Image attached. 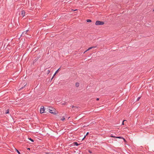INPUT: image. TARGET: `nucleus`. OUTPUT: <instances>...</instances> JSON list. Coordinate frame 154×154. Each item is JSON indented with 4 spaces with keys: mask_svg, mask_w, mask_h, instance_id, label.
Masks as SVG:
<instances>
[{
    "mask_svg": "<svg viewBox=\"0 0 154 154\" xmlns=\"http://www.w3.org/2000/svg\"><path fill=\"white\" fill-rule=\"evenodd\" d=\"M49 112L53 114H56V110L55 109L52 107H49L48 109Z\"/></svg>",
    "mask_w": 154,
    "mask_h": 154,
    "instance_id": "obj_1",
    "label": "nucleus"
},
{
    "mask_svg": "<svg viewBox=\"0 0 154 154\" xmlns=\"http://www.w3.org/2000/svg\"><path fill=\"white\" fill-rule=\"evenodd\" d=\"M104 22L99 21H97L95 23V24L96 25H103L104 24Z\"/></svg>",
    "mask_w": 154,
    "mask_h": 154,
    "instance_id": "obj_2",
    "label": "nucleus"
},
{
    "mask_svg": "<svg viewBox=\"0 0 154 154\" xmlns=\"http://www.w3.org/2000/svg\"><path fill=\"white\" fill-rule=\"evenodd\" d=\"M45 111V109L44 107L43 106H41L40 109V112L41 113H42L44 112Z\"/></svg>",
    "mask_w": 154,
    "mask_h": 154,
    "instance_id": "obj_3",
    "label": "nucleus"
},
{
    "mask_svg": "<svg viewBox=\"0 0 154 154\" xmlns=\"http://www.w3.org/2000/svg\"><path fill=\"white\" fill-rule=\"evenodd\" d=\"M72 108L73 110H74L76 111H77V109H78V107L76 106H72Z\"/></svg>",
    "mask_w": 154,
    "mask_h": 154,
    "instance_id": "obj_4",
    "label": "nucleus"
},
{
    "mask_svg": "<svg viewBox=\"0 0 154 154\" xmlns=\"http://www.w3.org/2000/svg\"><path fill=\"white\" fill-rule=\"evenodd\" d=\"M25 14V12L24 10H23L22 11L21 15L23 17H24Z\"/></svg>",
    "mask_w": 154,
    "mask_h": 154,
    "instance_id": "obj_5",
    "label": "nucleus"
},
{
    "mask_svg": "<svg viewBox=\"0 0 154 154\" xmlns=\"http://www.w3.org/2000/svg\"><path fill=\"white\" fill-rule=\"evenodd\" d=\"M60 68H59L55 72V73L54 74V75H53V77H52L51 79H52L54 77V76H55V75H56V74L58 72V71L59 70V69H60Z\"/></svg>",
    "mask_w": 154,
    "mask_h": 154,
    "instance_id": "obj_6",
    "label": "nucleus"
},
{
    "mask_svg": "<svg viewBox=\"0 0 154 154\" xmlns=\"http://www.w3.org/2000/svg\"><path fill=\"white\" fill-rule=\"evenodd\" d=\"M96 47L95 46H92V47H90V48H89L86 51H89V50L91 49H92V48H95Z\"/></svg>",
    "mask_w": 154,
    "mask_h": 154,
    "instance_id": "obj_7",
    "label": "nucleus"
},
{
    "mask_svg": "<svg viewBox=\"0 0 154 154\" xmlns=\"http://www.w3.org/2000/svg\"><path fill=\"white\" fill-rule=\"evenodd\" d=\"M75 86L77 87H78L79 86V84L78 83H76L75 84Z\"/></svg>",
    "mask_w": 154,
    "mask_h": 154,
    "instance_id": "obj_8",
    "label": "nucleus"
},
{
    "mask_svg": "<svg viewBox=\"0 0 154 154\" xmlns=\"http://www.w3.org/2000/svg\"><path fill=\"white\" fill-rule=\"evenodd\" d=\"M87 21L88 22H91V20L90 19H88L87 20Z\"/></svg>",
    "mask_w": 154,
    "mask_h": 154,
    "instance_id": "obj_9",
    "label": "nucleus"
},
{
    "mask_svg": "<svg viewBox=\"0 0 154 154\" xmlns=\"http://www.w3.org/2000/svg\"><path fill=\"white\" fill-rule=\"evenodd\" d=\"M74 144L75 145L77 146L79 145V144L77 142H74Z\"/></svg>",
    "mask_w": 154,
    "mask_h": 154,
    "instance_id": "obj_10",
    "label": "nucleus"
},
{
    "mask_svg": "<svg viewBox=\"0 0 154 154\" xmlns=\"http://www.w3.org/2000/svg\"><path fill=\"white\" fill-rule=\"evenodd\" d=\"M65 119V118L64 117H63L62 118H61L60 120L62 121H63Z\"/></svg>",
    "mask_w": 154,
    "mask_h": 154,
    "instance_id": "obj_11",
    "label": "nucleus"
},
{
    "mask_svg": "<svg viewBox=\"0 0 154 154\" xmlns=\"http://www.w3.org/2000/svg\"><path fill=\"white\" fill-rule=\"evenodd\" d=\"M15 150H16V151L18 152V153L19 154H20V152L18 150H17V149H15Z\"/></svg>",
    "mask_w": 154,
    "mask_h": 154,
    "instance_id": "obj_12",
    "label": "nucleus"
},
{
    "mask_svg": "<svg viewBox=\"0 0 154 154\" xmlns=\"http://www.w3.org/2000/svg\"><path fill=\"white\" fill-rule=\"evenodd\" d=\"M122 137H116V138H120V139H122Z\"/></svg>",
    "mask_w": 154,
    "mask_h": 154,
    "instance_id": "obj_13",
    "label": "nucleus"
},
{
    "mask_svg": "<svg viewBox=\"0 0 154 154\" xmlns=\"http://www.w3.org/2000/svg\"><path fill=\"white\" fill-rule=\"evenodd\" d=\"M28 139L30 140H31V141L32 142H34L33 140L31 138H29Z\"/></svg>",
    "mask_w": 154,
    "mask_h": 154,
    "instance_id": "obj_14",
    "label": "nucleus"
},
{
    "mask_svg": "<svg viewBox=\"0 0 154 154\" xmlns=\"http://www.w3.org/2000/svg\"><path fill=\"white\" fill-rule=\"evenodd\" d=\"M26 33L25 31L23 32L22 33V35H25V34H26Z\"/></svg>",
    "mask_w": 154,
    "mask_h": 154,
    "instance_id": "obj_15",
    "label": "nucleus"
},
{
    "mask_svg": "<svg viewBox=\"0 0 154 154\" xmlns=\"http://www.w3.org/2000/svg\"><path fill=\"white\" fill-rule=\"evenodd\" d=\"M110 137H114V138H116V137H115V136H112V135H111Z\"/></svg>",
    "mask_w": 154,
    "mask_h": 154,
    "instance_id": "obj_16",
    "label": "nucleus"
},
{
    "mask_svg": "<svg viewBox=\"0 0 154 154\" xmlns=\"http://www.w3.org/2000/svg\"><path fill=\"white\" fill-rule=\"evenodd\" d=\"M125 121H126V120H123V122H122V125H124V122H125Z\"/></svg>",
    "mask_w": 154,
    "mask_h": 154,
    "instance_id": "obj_17",
    "label": "nucleus"
},
{
    "mask_svg": "<svg viewBox=\"0 0 154 154\" xmlns=\"http://www.w3.org/2000/svg\"><path fill=\"white\" fill-rule=\"evenodd\" d=\"M122 139H123L124 141L125 142H126V141L124 138H122Z\"/></svg>",
    "mask_w": 154,
    "mask_h": 154,
    "instance_id": "obj_18",
    "label": "nucleus"
},
{
    "mask_svg": "<svg viewBox=\"0 0 154 154\" xmlns=\"http://www.w3.org/2000/svg\"><path fill=\"white\" fill-rule=\"evenodd\" d=\"M50 71L49 70H48L47 71V73L48 74H49V73H50Z\"/></svg>",
    "mask_w": 154,
    "mask_h": 154,
    "instance_id": "obj_19",
    "label": "nucleus"
},
{
    "mask_svg": "<svg viewBox=\"0 0 154 154\" xmlns=\"http://www.w3.org/2000/svg\"><path fill=\"white\" fill-rule=\"evenodd\" d=\"M43 17L44 18H46V14H44L43 15Z\"/></svg>",
    "mask_w": 154,
    "mask_h": 154,
    "instance_id": "obj_20",
    "label": "nucleus"
},
{
    "mask_svg": "<svg viewBox=\"0 0 154 154\" xmlns=\"http://www.w3.org/2000/svg\"><path fill=\"white\" fill-rule=\"evenodd\" d=\"M140 97H139L137 99V101H138L140 99Z\"/></svg>",
    "mask_w": 154,
    "mask_h": 154,
    "instance_id": "obj_21",
    "label": "nucleus"
},
{
    "mask_svg": "<svg viewBox=\"0 0 154 154\" xmlns=\"http://www.w3.org/2000/svg\"><path fill=\"white\" fill-rule=\"evenodd\" d=\"M8 112H9V111H8V110H7V112H6V113H8Z\"/></svg>",
    "mask_w": 154,
    "mask_h": 154,
    "instance_id": "obj_22",
    "label": "nucleus"
},
{
    "mask_svg": "<svg viewBox=\"0 0 154 154\" xmlns=\"http://www.w3.org/2000/svg\"><path fill=\"white\" fill-rule=\"evenodd\" d=\"M89 134V133L88 132H87L86 134V136H87V135Z\"/></svg>",
    "mask_w": 154,
    "mask_h": 154,
    "instance_id": "obj_23",
    "label": "nucleus"
},
{
    "mask_svg": "<svg viewBox=\"0 0 154 154\" xmlns=\"http://www.w3.org/2000/svg\"><path fill=\"white\" fill-rule=\"evenodd\" d=\"M28 31V30H26L25 31L26 33H27V32Z\"/></svg>",
    "mask_w": 154,
    "mask_h": 154,
    "instance_id": "obj_24",
    "label": "nucleus"
},
{
    "mask_svg": "<svg viewBox=\"0 0 154 154\" xmlns=\"http://www.w3.org/2000/svg\"><path fill=\"white\" fill-rule=\"evenodd\" d=\"M96 100H99V98H97Z\"/></svg>",
    "mask_w": 154,
    "mask_h": 154,
    "instance_id": "obj_25",
    "label": "nucleus"
},
{
    "mask_svg": "<svg viewBox=\"0 0 154 154\" xmlns=\"http://www.w3.org/2000/svg\"><path fill=\"white\" fill-rule=\"evenodd\" d=\"M85 136H85L84 138L82 139V140H83L85 138Z\"/></svg>",
    "mask_w": 154,
    "mask_h": 154,
    "instance_id": "obj_26",
    "label": "nucleus"
},
{
    "mask_svg": "<svg viewBox=\"0 0 154 154\" xmlns=\"http://www.w3.org/2000/svg\"><path fill=\"white\" fill-rule=\"evenodd\" d=\"M89 152L90 153H91V152L90 151H89Z\"/></svg>",
    "mask_w": 154,
    "mask_h": 154,
    "instance_id": "obj_27",
    "label": "nucleus"
},
{
    "mask_svg": "<svg viewBox=\"0 0 154 154\" xmlns=\"http://www.w3.org/2000/svg\"><path fill=\"white\" fill-rule=\"evenodd\" d=\"M77 10V9H76V10H73V11H76Z\"/></svg>",
    "mask_w": 154,
    "mask_h": 154,
    "instance_id": "obj_28",
    "label": "nucleus"
},
{
    "mask_svg": "<svg viewBox=\"0 0 154 154\" xmlns=\"http://www.w3.org/2000/svg\"><path fill=\"white\" fill-rule=\"evenodd\" d=\"M23 88V87H21L20 88V89H22Z\"/></svg>",
    "mask_w": 154,
    "mask_h": 154,
    "instance_id": "obj_29",
    "label": "nucleus"
},
{
    "mask_svg": "<svg viewBox=\"0 0 154 154\" xmlns=\"http://www.w3.org/2000/svg\"><path fill=\"white\" fill-rule=\"evenodd\" d=\"M86 51H85V52H84V53H85V52H86Z\"/></svg>",
    "mask_w": 154,
    "mask_h": 154,
    "instance_id": "obj_30",
    "label": "nucleus"
},
{
    "mask_svg": "<svg viewBox=\"0 0 154 154\" xmlns=\"http://www.w3.org/2000/svg\"><path fill=\"white\" fill-rule=\"evenodd\" d=\"M26 85V84L24 86H25Z\"/></svg>",
    "mask_w": 154,
    "mask_h": 154,
    "instance_id": "obj_31",
    "label": "nucleus"
},
{
    "mask_svg": "<svg viewBox=\"0 0 154 154\" xmlns=\"http://www.w3.org/2000/svg\"><path fill=\"white\" fill-rule=\"evenodd\" d=\"M29 149H29H30V148H28V149Z\"/></svg>",
    "mask_w": 154,
    "mask_h": 154,
    "instance_id": "obj_32",
    "label": "nucleus"
},
{
    "mask_svg": "<svg viewBox=\"0 0 154 154\" xmlns=\"http://www.w3.org/2000/svg\"><path fill=\"white\" fill-rule=\"evenodd\" d=\"M153 11H154V9L153 10Z\"/></svg>",
    "mask_w": 154,
    "mask_h": 154,
    "instance_id": "obj_33",
    "label": "nucleus"
}]
</instances>
